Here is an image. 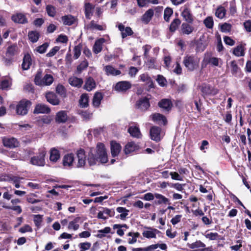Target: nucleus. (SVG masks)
Instances as JSON below:
<instances>
[{
	"mask_svg": "<svg viewBox=\"0 0 251 251\" xmlns=\"http://www.w3.org/2000/svg\"><path fill=\"white\" fill-rule=\"evenodd\" d=\"M98 160L103 164L108 161L107 152L102 143H98L96 149H91L88 153V161L90 165H95Z\"/></svg>",
	"mask_w": 251,
	"mask_h": 251,
	"instance_id": "nucleus-1",
	"label": "nucleus"
},
{
	"mask_svg": "<svg viewBox=\"0 0 251 251\" xmlns=\"http://www.w3.org/2000/svg\"><path fill=\"white\" fill-rule=\"evenodd\" d=\"M200 61L197 55L187 54L183 58V63L188 71H193L199 68Z\"/></svg>",
	"mask_w": 251,
	"mask_h": 251,
	"instance_id": "nucleus-2",
	"label": "nucleus"
},
{
	"mask_svg": "<svg viewBox=\"0 0 251 251\" xmlns=\"http://www.w3.org/2000/svg\"><path fill=\"white\" fill-rule=\"evenodd\" d=\"M53 76L50 74H46L42 77V72L38 71L35 75L34 82L36 85L43 86H50L53 82Z\"/></svg>",
	"mask_w": 251,
	"mask_h": 251,
	"instance_id": "nucleus-3",
	"label": "nucleus"
},
{
	"mask_svg": "<svg viewBox=\"0 0 251 251\" xmlns=\"http://www.w3.org/2000/svg\"><path fill=\"white\" fill-rule=\"evenodd\" d=\"M39 154L31 158L30 162L31 164L39 166H44L45 164V157L46 151L45 149L39 150Z\"/></svg>",
	"mask_w": 251,
	"mask_h": 251,
	"instance_id": "nucleus-4",
	"label": "nucleus"
},
{
	"mask_svg": "<svg viewBox=\"0 0 251 251\" xmlns=\"http://www.w3.org/2000/svg\"><path fill=\"white\" fill-rule=\"evenodd\" d=\"M30 105L31 102L30 101L26 100H21L18 102L16 107L17 114L20 115H26Z\"/></svg>",
	"mask_w": 251,
	"mask_h": 251,
	"instance_id": "nucleus-5",
	"label": "nucleus"
},
{
	"mask_svg": "<svg viewBox=\"0 0 251 251\" xmlns=\"http://www.w3.org/2000/svg\"><path fill=\"white\" fill-rule=\"evenodd\" d=\"M160 233V231L158 229L150 227L145 226L142 232V235L144 237L151 239L156 238V235Z\"/></svg>",
	"mask_w": 251,
	"mask_h": 251,
	"instance_id": "nucleus-6",
	"label": "nucleus"
},
{
	"mask_svg": "<svg viewBox=\"0 0 251 251\" xmlns=\"http://www.w3.org/2000/svg\"><path fill=\"white\" fill-rule=\"evenodd\" d=\"M131 87V84L129 81H121L117 82L114 86V89L119 92H126Z\"/></svg>",
	"mask_w": 251,
	"mask_h": 251,
	"instance_id": "nucleus-7",
	"label": "nucleus"
},
{
	"mask_svg": "<svg viewBox=\"0 0 251 251\" xmlns=\"http://www.w3.org/2000/svg\"><path fill=\"white\" fill-rule=\"evenodd\" d=\"M76 156L77 158L76 167L78 168L84 167L86 164V155L84 151L82 149L77 151Z\"/></svg>",
	"mask_w": 251,
	"mask_h": 251,
	"instance_id": "nucleus-8",
	"label": "nucleus"
},
{
	"mask_svg": "<svg viewBox=\"0 0 251 251\" xmlns=\"http://www.w3.org/2000/svg\"><path fill=\"white\" fill-rule=\"evenodd\" d=\"M2 143L4 146L9 148H14L19 145L17 140L13 137L4 138L2 139Z\"/></svg>",
	"mask_w": 251,
	"mask_h": 251,
	"instance_id": "nucleus-9",
	"label": "nucleus"
},
{
	"mask_svg": "<svg viewBox=\"0 0 251 251\" xmlns=\"http://www.w3.org/2000/svg\"><path fill=\"white\" fill-rule=\"evenodd\" d=\"M105 74L108 76H117L121 74V71L115 69L111 65H106L103 67Z\"/></svg>",
	"mask_w": 251,
	"mask_h": 251,
	"instance_id": "nucleus-10",
	"label": "nucleus"
},
{
	"mask_svg": "<svg viewBox=\"0 0 251 251\" xmlns=\"http://www.w3.org/2000/svg\"><path fill=\"white\" fill-rule=\"evenodd\" d=\"M115 212L112 209L106 208H102V211L99 212L98 218L102 219H106L108 217H113L114 216Z\"/></svg>",
	"mask_w": 251,
	"mask_h": 251,
	"instance_id": "nucleus-11",
	"label": "nucleus"
},
{
	"mask_svg": "<svg viewBox=\"0 0 251 251\" xmlns=\"http://www.w3.org/2000/svg\"><path fill=\"white\" fill-rule=\"evenodd\" d=\"M160 131V128L157 126L152 127L150 129V135L151 139L156 142L160 141L161 139Z\"/></svg>",
	"mask_w": 251,
	"mask_h": 251,
	"instance_id": "nucleus-12",
	"label": "nucleus"
},
{
	"mask_svg": "<svg viewBox=\"0 0 251 251\" xmlns=\"http://www.w3.org/2000/svg\"><path fill=\"white\" fill-rule=\"evenodd\" d=\"M11 19L14 22L19 24H24L27 23V19L25 16L21 13L13 15Z\"/></svg>",
	"mask_w": 251,
	"mask_h": 251,
	"instance_id": "nucleus-13",
	"label": "nucleus"
},
{
	"mask_svg": "<svg viewBox=\"0 0 251 251\" xmlns=\"http://www.w3.org/2000/svg\"><path fill=\"white\" fill-rule=\"evenodd\" d=\"M136 106L141 110H146L150 106L149 99L147 98L141 99L137 101Z\"/></svg>",
	"mask_w": 251,
	"mask_h": 251,
	"instance_id": "nucleus-14",
	"label": "nucleus"
},
{
	"mask_svg": "<svg viewBox=\"0 0 251 251\" xmlns=\"http://www.w3.org/2000/svg\"><path fill=\"white\" fill-rule=\"evenodd\" d=\"M184 20L188 23H192L193 16L189 8L185 6L181 14Z\"/></svg>",
	"mask_w": 251,
	"mask_h": 251,
	"instance_id": "nucleus-15",
	"label": "nucleus"
},
{
	"mask_svg": "<svg viewBox=\"0 0 251 251\" xmlns=\"http://www.w3.org/2000/svg\"><path fill=\"white\" fill-rule=\"evenodd\" d=\"M158 106L164 110L170 111L173 106V104L169 99H164L161 100L158 104Z\"/></svg>",
	"mask_w": 251,
	"mask_h": 251,
	"instance_id": "nucleus-16",
	"label": "nucleus"
},
{
	"mask_svg": "<svg viewBox=\"0 0 251 251\" xmlns=\"http://www.w3.org/2000/svg\"><path fill=\"white\" fill-rule=\"evenodd\" d=\"M68 82L73 87L80 88L81 87L83 81L81 78L73 76L69 78Z\"/></svg>",
	"mask_w": 251,
	"mask_h": 251,
	"instance_id": "nucleus-17",
	"label": "nucleus"
},
{
	"mask_svg": "<svg viewBox=\"0 0 251 251\" xmlns=\"http://www.w3.org/2000/svg\"><path fill=\"white\" fill-rule=\"evenodd\" d=\"M32 61L30 55L28 53L25 54L23 58V63L22 64L23 69L24 70L29 69L32 64Z\"/></svg>",
	"mask_w": 251,
	"mask_h": 251,
	"instance_id": "nucleus-18",
	"label": "nucleus"
},
{
	"mask_svg": "<svg viewBox=\"0 0 251 251\" xmlns=\"http://www.w3.org/2000/svg\"><path fill=\"white\" fill-rule=\"evenodd\" d=\"M96 86L95 80L92 77H88L84 85V89L88 91H91L94 89Z\"/></svg>",
	"mask_w": 251,
	"mask_h": 251,
	"instance_id": "nucleus-19",
	"label": "nucleus"
},
{
	"mask_svg": "<svg viewBox=\"0 0 251 251\" xmlns=\"http://www.w3.org/2000/svg\"><path fill=\"white\" fill-rule=\"evenodd\" d=\"M46 98L47 101L52 105H56L59 103V100L53 93L48 92L46 94Z\"/></svg>",
	"mask_w": 251,
	"mask_h": 251,
	"instance_id": "nucleus-20",
	"label": "nucleus"
},
{
	"mask_svg": "<svg viewBox=\"0 0 251 251\" xmlns=\"http://www.w3.org/2000/svg\"><path fill=\"white\" fill-rule=\"evenodd\" d=\"M121 150L120 145L115 141L111 142V152L113 157L117 156Z\"/></svg>",
	"mask_w": 251,
	"mask_h": 251,
	"instance_id": "nucleus-21",
	"label": "nucleus"
},
{
	"mask_svg": "<svg viewBox=\"0 0 251 251\" xmlns=\"http://www.w3.org/2000/svg\"><path fill=\"white\" fill-rule=\"evenodd\" d=\"M104 42L105 39L103 38H100L95 41L93 48V51L95 53L98 54L101 51L102 45Z\"/></svg>",
	"mask_w": 251,
	"mask_h": 251,
	"instance_id": "nucleus-22",
	"label": "nucleus"
},
{
	"mask_svg": "<svg viewBox=\"0 0 251 251\" xmlns=\"http://www.w3.org/2000/svg\"><path fill=\"white\" fill-rule=\"evenodd\" d=\"M50 112V109L46 105L43 104H37L34 110V113H49Z\"/></svg>",
	"mask_w": 251,
	"mask_h": 251,
	"instance_id": "nucleus-23",
	"label": "nucleus"
},
{
	"mask_svg": "<svg viewBox=\"0 0 251 251\" xmlns=\"http://www.w3.org/2000/svg\"><path fill=\"white\" fill-rule=\"evenodd\" d=\"M154 14V11L151 9L148 10L142 16L141 21L145 24H147L152 19Z\"/></svg>",
	"mask_w": 251,
	"mask_h": 251,
	"instance_id": "nucleus-24",
	"label": "nucleus"
},
{
	"mask_svg": "<svg viewBox=\"0 0 251 251\" xmlns=\"http://www.w3.org/2000/svg\"><path fill=\"white\" fill-rule=\"evenodd\" d=\"M152 120L154 122H157L158 124L165 125L167 123L166 117L160 113H155L151 115Z\"/></svg>",
	"mask_w": 251,
	"mask_h": 251,
	"instance_id": "nucleus-25",
	"label": "nucleus"
},
{
	"mask_svg": "<svg viewBox=\"0 0 251 251\" xmlns=\"http://www.w3.org/2000/svg\"><path fill=\"white\" fill-rule=\"evenodd\" d=\"M139 149V147L134 142H129L126 145L124 151L126 154H129L131 152L135 151Z\"/></svg>",
	"mask_w": 251,
	"mask_h": 251,
	"instance_id": "nucleus-26",
	"label": "nucleus"
},
{
	"mask_svg": "<svg viewBox=\"0 0 251 251\" xmlns=\"http://www.w3.org/2000/svg\"><path fill=\"white\" fill-rule=\"evenodd\" d=\"M68 119L67 113L65 111H60L56 114L55 120L57 122L65 123Z\"/></svg>",
	"mask_w": 251,
	"mask_h": 251,
	"instance_id": "nucleus-27",
	"label": "nucleus"
},
{
	"mask_svg": "<svg viewBox=\"0 0 251 251\" xmlns=\"http://www.w3.org/2000/svg\"><path fill=\"white\" fill-rule=\"evenodd\" d=\"M74 156L73 154H66L63 157V164L64 166H71L74 162Z\"/></svg>",
	"mask_w": 251,
	"mask_h": 251,
	"instance_id": "nucleus-28",
	"label": "nucleus"
},
{
	"mask_svg": "<svg viewBox=\"0 0 251 251\" xmlns=\"http://www.w3.org/2000/svg\"><path fill=\"white\" fill-rule=\"evenodd\" d=\"M194 28L187 23H183L181 26V31L182 34L189 35L194 30Z\"/></svg>",
	"mask_w": 251,
	"mask_h": 251,
	"instance_id": "nucleus-29",
	"label": "nucleus"
},
{
	"mask_svg": "<svg viewBox=\"0 0 251 251\" xmlns=\"http://www.w3.org/2000/svg\"><path fill=\"white\" fill-rule=\"evenodd\" d=\"M128 132L131 136L134 137L140 138L141 136V134L139 128L137 126H130L128 129Z\"/></svg>",
	"mask_w": 251,
	"mask_h": 251,
	"instance_id": "nucleus-30",
	"label": "nucleus"
},
{
	"mask_svg": "<svg viewBox=\"0 0 251 251\" xmlns=\"http://www.w3.org/2000/svg\"><path fill=\"white\" fill-rule=\"evenodd\" d=\"M60 157V153L58 150L52 148L50 151V160L52 162H56Z\"/></svg>",
	"mask_w": 251,
	"mask_h": 251,
	"instance_id": "nucleus-31",
	"label": "nucleus"
},
{
	"mask_svg": "<svg viewBox=\"0 0 251 251\" xmlns=\"http://www.w3.org/2000/svg\"><path fill=\"white\" fill-rule=\"evenodd\" d=\"M207 62L210 63L212 66L215 67H221L223 65V61L221 58L211 57L208 58Z\"/></svg>",
	"mask_w": 251,
	"mask_h": 251,
	"instance_id": "nucleus-32",
	"label": "nucleus"
},
{
	"mask_svg": "<svg viewBox=\"0 0 251 251\" xmlns=\"http://www.w3.org/2000/svg\"><path fill=\"white\" fill-rule=\"evenodd\" d=\"M103 98V96L100 92H96L93 99V104L95 107H99L100 104L101 100Z\"/></svg>",
	"mask_w": 251,
	"mask_h": 251,
	"instance_id": "nucleus-33",
	"label": "nucleus"
},
{
	"mask_svg": "<svg viewBox=\"0 0 251 251\" xmlns=\"http://www.w3.org/2000/svg\"><path fill=\"white\" fill-rule=\"evenodd\" d=\"M62 21L63 24L68 25H71L74 24L75 19L72 15H66L61 17Z\"/></svg>",
	"mask_w": 251,
	"mask_h": 251,
	"instance_id": "nucleus-34",
	"label": "nucleus"
},
{
	"mask_svg": "<svg viewBox=\"0 0 251 251\" xmlns=\"http://www.w3.org/2000/svg\"><path fill=\"white\" fill-rule=\"evenodd\" d=\"M19 52L18 48L16 45H13L8 47L6 51V55L8 56H13L17 54Z\"/></svg>",
	"mask_w": 251,
	"mask_h": 251,
	"instance_id": "nucleus-35",
	"label": "nucleus"
},
{
	"mask_svg": "<svg viewBox=\"0 0 251 251\" xmlns=\"http://www.w3.org/2000/svg\"><path fill=\"white\" fill-rule=\"evenodd\" d=\"M80 220L79 217H76L74 220L70 222L68 225V229H73L74 230H76L79 228V225L78 223Z\"/></svg>",
	"mask_w": 251,
	"mask_h": 251,
	"instance_id": "nucleus-36",
	"label": "nucleus"
},
{
	"mask_svg": "<svg viewBox=\"0 0 251 251\" xmlns=\"http://www.w3.org/2000/svg\"><path fill=\"white\" fill-rule=\"evenodd\" d=\"M227 68L230 70L232 75L236 74L240 70L235 60L231 61L227 65Z\"/></svg>",
	"mask_w": 251,
	"mask_h": 251,
	"instance_id": "nucleus-37",
	"label": "nucleus"
},
{
	"mask_svg": "<svg viewBox=\"0 0 251 251\" xmlns=\"http://www.w3.org/2000/svg\"><path fill=\"white\" fill-rule=\"evenodd\" d=\"M94 6L91 4L88 3L85 4V14L86 18L90 19L93 15Z\"/></svg>",
	"mask_w": 251,
	"mask_h": 251,
	"instance_id": "nucleus-38",
	"label": "nucleus"
},
{
	"mask_svg": "<svg viewBox=\"0 0 251 251\" xmlns=\"http://www.w3.org/2000/svg\"><path fill=\"white\" fill-rule=\"evenodd\" d=\"M187 246L192 249L198 248L204 249L205 250V245L200 240L197 241L192 244H187Z\"/></svg>",
	"mask_w": 251,
	"mask_h": 251,
	"instance_id": "nucleus-39",
	"label": "nucleus"
},
{
	"mask_svg": "<svg viewBox=\"0 0 251 251\" xmlns=\"http://www.w3.org/2000/svg\"><path fill=\"white\" fill-rule=\"evenodd\" d=\"M116 210L118 212L121 213L119 217L121 220H125L129 211V210L123 207H118L116 208Z\"/></svg>",
	"mask_w": 251,
	"mask_h": 251,
	"instance_id": "nucleus-40",
	"label": "nucleus"
},
{
	"mask_svg": "<svg viewBox=\"0 0 251 251\" xmlns=\"http://www.w3.org/2000/svg\"><path fill=\"white\" fill-rule=\"evenodd\" d=\"M89 97L88 94H83L79 100V104L82 107H86L88 105Z\"/></svg>",
	"mask_w": 251,
	"mask_h": 251,
	"instance_id": "nucleus-41",
	"label": "nucleus"
},
{
	"mask_svg": "<svg viewBox=\"0 0 251 251\" xmlns=\"http://www.w3.org/2000/svg\"><path fill=\"white\" fill-rule=\"evenodd\" d=\"M226 13V10L223 6L219 7L216 10L215 15L220 19H223L225 17Z\"/></svg>",
	"mask_w": 251,
	"mask_h": 251,
	"instance_id": "nucleus-42",
	"label": "nucleus"
},
{
	"mask_svg": "<svg viewBox=\"0 0 251 251\" xmlns=\"http://www.w3.org/2000/svg\"><path fill=\"white\" fill-rule=\"evenodd\" d=\"M233 53L236 56L240 57L244 55V50L242 46H238L233 51Z\"/></svg>",
	"mask_w": 251,
	"mask_h": 251,
	"instance_id": "nucleus-43",
	"label": "nucleus"
},
{
	"mask_svg": "<svg viewBox=\"0 0 251 251\" xmlns=\"http://www.w3.org/2000/svg\"><path fill=\"white\" fill-rule=\"evenodd\" d=\"M141 80L145 82L149 85L151 88L153 87V84L151 78L147 74H142L140 76Z\"/></svg>",
	"mask_w": 251,
	"mask_h": 251,
	"instance_id": "nucleus-44",
	"label": "nucleus"
},
{
	"mask_svg": "<svg viewBox=\"0 0 251 251\" xmlns=\"http://www.w3.org/2000/svg\"><path fill=\"white\" fill-rule=\"evenodd\" d=\"M154 197L157 199H158V201H157L158 204H161V203L166 204V203H169V200L168 199H167V198L165 197L164 196H163L161 194L155 193L154 194Z\"/></svg>",
	"mask_w": 251,
	"mask_h": 251,
	"instance_id": "nucleus-45",
	"label": "nucleus"
},
{
	"mask_svg": "<svg viewBox=\"0 0 251 251\" xmlns=\"http://www.w3.org/2000/svg\"><path fill=\"white\" fill-rule=\"evenodd\" d=\"M39 34L36 31H30L28 33V37L30 40L33 42H36L39 39Z\"/></svg>",
	"mask_w": 251,
	"mask_h": 251,
	"instance_id": "nucleus-46",
	"label": "nucleus"
},
{
	"mask_svg": "<svg viewBox=\"0 0 251 251\" xmlns=\"http://www.w3.org/2000/svg\"><path fill=\"white\" fill-rule=\"evenodd\" d=\"M181 22L180 20L178 19H174L173 22L171 23L170 26V30L172 32H174L178 25L180 24Z\"/></svg>",
	"mask_w": 251,
	"mask_h": 251,
	"instance_id": "nucleus-47",
	"label": "nucleus"
},
{
	"mask_svg": "<svg viewBox=\"0 0 251 251\" xmlns=\"http://www.w3.org/2000/svg\"><path fill=\"white\" fill-rule=\"evenodd\" d=\"M173 13V10L172 8L167 7L164 12V19L166 22H169L170 17Z\"/></svg>",
	"mask_w": 251,
	"mask_h": 251,
	"instance_id": "nucleus-48",
	"label": "nucleus"
},
{
	"mask_svg": "<svg viewBox=\"0 0 251 251\" xmlns=\"http://www.w3.org/2000/svg\"><path fill=\"white\" fill-rule=\"evenodd\" d=\"M82 49V45L81 44H78V45L75 46L74 49V57L75 59H77L81 54V51Z\"/></svg>",
	"mask_w": 251,
	"mask_h": 251,
	"instance_id": "nucleus-49",
	"label": "nucleus"
},
{
	"mask_svg": "<svg viewBox=\"0 0 251 251\" xmlns=\"http://www.w3.org/2000/svg\"><path fill=\"white\" fill-rule=\"evenodd\" d=\"M203 23L206 27L208 28H212L213 26V20L211 17H207L203 21Z\"/></svg>",
	"mask_w": 251,
	"mask_h": 251,
	"instance_id": "nucleus-50",
	"label": "nucleus"
},
{
	"mask_svg": "<svg viewBox=\"0 0 251 251\" xmlns=\"http://www.w3.org/2000/svg\"><path fill=\"white\" fill-rule=\"evenodd\" d=\"M46 11L49 15V16L50 17H54L55 15L56 11L55 8L50 5H48L46 6Z\"/></svg>",
	"mask_w": 251,
	"mask_h": 251,
	"instance_id": "nucleus-51",
	"label": "nucleus"
},
{
	"mask_svg": "<svg viewBox=\"0 0 251 251\" xmlns=\"http://www.w3.org/2000/svg\"><path fill=\"white\" fill-rule=\"evenodd\" d=\"M56 93L63 97L66 96V90L62 85H58L56 88Z\"/></svg>",
	"mask_w": 251,
	"mask_h": 251,
	"instance_id": "nucleus-52",
	"label": "nucleus"
},
{
	"mask_svg": "<svg viewBox=\"0 0 251 251\" xmlns=\"http://www.w3.org/2000/svg\"><path fill=\"white\" fill-rule=\"evenodd\" d=\"M43 216L41 215H34L33 216V221L36 226L39 227L42 222Z\"/></svg>",
	"mask_w": 251,
	"mask_h": 251,
	"instance_id": "nucleus-53",
	"label": "nucleus"
},
{
	"mask_svg": "<svg viewBox=\"0 0 251 251\" xmlns=\"http://www.w3.org/2000/svg\"><path fill=\"white\" fill-rule=\"evenodd\" d=\"M89 26L90 28L96 29L98 30H103L105 29L103 26L96 24L94 21H91L89 25Z\"/></svg>",
	"mask_w": 251,
	"mask_h": 251,
	"instance_id": "nucleus-54",
	"label": "nucleus"
},
{
	"mask_svg": "<svg viewBox=\"0 0 251 251\" xmlns=\"http://www.w3.org/2000/svg\"><path fill=\"white\" fill-rule=\"evenodd\" d=\"M88 65L87 60H84L77 67V71L78 73H81L83 70L85 69Z\"/></svg>",
	"mask_w": 251,
	"mask_h": 251,
	"instance_id": "nucleus-55",
	"label": "nucleus"
},
{
	"mask_svg": "<svg viewBox=\"0 0 251 251\" xmlns=\"http://www.w3.org/2000/svg\"><path fill=\"white\" fill-rule=\"evenodd\" d=\"M133 34V32L130 27H126L123 33H122V37L125 38L127 36H131Z\"/></svg>",
	"mask_w": 251,
	"mask_h": 251,
	"instance_id": "nucleus-56",
	"label": "nucleus"
},
{
	"mask_svg": "<svg viewBox=\"0 0 251 251\" xmlns=\"http://www.w3.org/2000/svg\"><path fill=\"white\" fill-rule=\"evenodd\" d=\"M2 207L7 209H11L13 211H16L18 213V214H20L22 212V208L19 205L13 206L3 205Z\"/></svg>",
	"mask_w": 251,
	"mask_h": 251,
	"instance_id": "nucleus-57",
	"label": "nucleus"
},
{
	"mask_svg": "<svg viewBox=\"0 0 251 251\" xmlns=\"http://www.w3.org/2000/svg\"><path fill=\"white\" fill-rule=\"evenodd\" d=\"M48 47L49 44L48 43H45L37 48V51L40 53H43L45 52Z\"/></svg>",
	"mask_w": 251,
	"mask_h": 251,
	"instance_id": "nucleus-58",
	"label": "nucleus"
},
{
	"mask_svg": "<svg viewBox=\"0 0 251 251\" xmlns=\"http://www.w3.org/2000/svg\"><path fill=\"white\" fill-rule=\"evenodd\" d=\"M60 48L58 46L53 47L47 54L48 57H52L54 56L56 52L59 50Z\"/></svg>",
	"mask_w": 251,
	"mask_h": 251,
	"instance_id": "nucleus-59",
	"label": "nucleus"
},
{
	"mask_svg": "<svg viewBox=\"0 0 251 251\" xmlns=\"http://www.w3.org/2000/svg\"><path fill=\"white\" fill-rule=\"evenodd\" d=\"M19 231L21 233H25L26 232H32V229L28 225H25L19 229Z\"/></svg>",
	"mask_w": 251,
	"mask_h": 251,
	"instance_id": "nucleus-60",
	"label": "nucleus"
},
{
	"mask_svg": "<svg viewBox=\"0 0 251 251\" xmlns=\"http://www.w3.org/2000/svg\"><path fill=\"white\" fill-rule=\"evenodd\" d=\"M231 28V25L229 24L225 23L221 25V31L224 32L230 31Z\"/></svg>",
	"mask_w": 251,
	"mask_h": 251,
	"instance_id": "nucleus-61",
	"label": "nucleus"
},
{
	"mask_svg": "<svg viewBox=\"0 0 251 251\" xmlns=\"http://www.w3.org/2000/svg\"><path fill=\"white\" fill-rule=\"evenodd\" d=\"M147 65L148 66L149 68H153L155 66V59L154 58H147L146 59Z\"/></svg>",
	"mask_w": 251,
	"mask_h": 251,
	"instance_id": "nucleus-62",
	"label": "nucleus"
},
{
	"mask_svg": "<svg viewBox=\"0 0 251 251\" xmlns=\"http://www.w3.org/2000/svg\"><path fill=\"white\" fill-rule=\"evenodd\" d=\"M156 80L161 86H164L166 85V80L162 75H158Z\"/></svg>",
	"mask_w": 251,
	"mask_h": 251,
	"instance_id": "nucleus-63",
	"label": "nucleus"
},
{
	"mask_svg": "<svg viewBox=\"0 0 251 251\" xmlns=\"http://www.w3.org/2000/svg\"><path fill=\"white\" fill-rule=\"evenodd\" d=\"M10 86V83L7 80H2L0 84V88L2 90H6Z\"/></svg>",
	"mask_w": 251,
	"mask_h": 251,
	"instance_id": "nucleus-64",
	"label": "nucleus"
}]
</instances>
